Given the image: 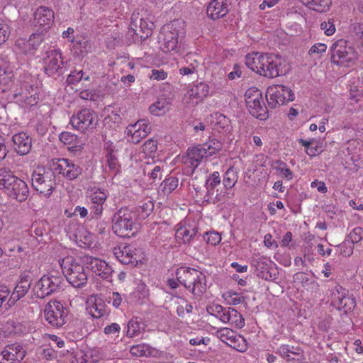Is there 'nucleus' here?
Instances as JSON below:
<instances>
[{
	"label": "nucleus",
	"instance_id": "nucleus-46",
	"mask_svg": "<svg viewBox=\"0 0 363 363\" xmlns=\"http://www.w3.org/2000/svg\"><path fill=\"white\" fill-rule=\"evenodd\" d=\"M107 194L106 192L101 189H96L90 194V199L91 203H96L102 205L104 203L106 200Z\"/></svg>",
	"mask_w": 363,
	"mask_h": 363
},
{
	"label": "nucleus",
	"instance_id": "nucleus-8",
	"mask_svg": "<svg viewBox=\"0 0 363 363\" xmlns=\"http://www.w3.org/2000/svg\"><path fill=\"white\" fill-rule=\"evenodd\" d=\"M245 99L250 113L259 120L268 118V109L266 106L262 92L257 88L248 89L245 94Z\"/></svg>",
	"mask_w": 363,
	"mask_h": 363
},
{
	"label": "nucleus",
	"instance_id": "nucleus-45",
	"mask_svg": "<svg viewBox=\"0 0 363 363\" xmlns=\"http://www.w3.org/2000/svg\"><path fill=\"white\" fill-rule=\"evenodd\" d=\"M179 184V180L177 178L171 177L168 179H166L160 185V187L162 189L164 194H169L172 191H174Z\"/></svg>",
	"mask_w": 363,
	"mask_h": 363
},
{
	"label": "nucleus",
	"instance_id": "nucleus-53",
	"mask_svg": "<svg viewBox=\"0 0 363 363\" xmlns=\"http://www.w3.org/2000/svg\"><path fill=\"white\" fill-rule=\"evenodd\" d=\"M333 18H329L328 21H324L320 23V28L324 30L325 35H331L335 32V26Z\"/></svg>",
	"mask_w": 363,
	"mask_h": 363
},
{
	"label": "nucleus",
	"instance_id": "nucleus-41",
	"mask_svg": "<svg viewBox=\"0 0 363 363\" xmlns=\"http://www.w3.org/2000/svg\"><path fill=\"white\" fill-rule=\"evenodd\" d=\"M238 180V176L235 171L232 168L228 169L225 172L223 179V184L225 189H231L235 186Z\"/></svg>",
	"mask_w": 363,
	"mask_h": 363
},
{
	"label": "nucleus",
	"instance_id": "nucleus-64",
	"mask_svg": "<svg viewBox=\"0 0 363 363\" xmlns=\"http://www.w3.org/2000/svg\"><path fill=\"white\" fill-rule=\"evenodd\" d=\"M148 176L150 179L152 180V182H155L157 179L160 180L162 178V169L161 167L158 165H155L148 173Z\"/></svg>",
	"mask_w": 363,
	"mask_h": 363
},
{
	"label": "nucleus",
	"instance_id": "nucleus-16",
	"mask_svg": "<svg viewBox=\"0 0 363 363\" xmlns=\"http://www.w3.org/2000/svg\"><path fill=\"white\" fill-rule=\"evenodd\" d=\"M332 305L339 311L344 310L347 313L355 308L356 300L352 295L348 294L347 291L341 286H338L332 294Z\"/></svg>",
	"mask_w": 363,
	"mask_h": 363
},
{
	"label": "nucleus",
	"instance_id": "nucleus-47",
	"mask_svg": "<svg viewBox=\"0 0 363 363\" xmlns=\"http://www.w3.org/2000/svg\"><path fill=\"white\" fill-rule=\"evenodd\" d=\"M294 281L301 284L303 286H307L310 284H315V281L308 277V275L303 272L296 273L294 277Z\"/></svg>",
	"mask_w": 363,
	"mask_h": 363
},
{
	"label": "nucleus",
	"instance_id": "nucleus-42",
	"mask_svg": "<svg viewBox=\"0 0 363 363\" xmlns=\"http://www.w3.org/2000/svg\"><path fill=\"white\" fill-rule=\"evenodd\" d=\"M177 35L178 34L175 35L172 33H169L165 35L164 39V44L163 48V50L164 52L176 50L178 44Z\"/></svg>",
	"mask_w": 363,
	"mask_h": 363
},
{
	"label": "nucleus",
	"instance_id": "nucleus-17",
	"mask_svg": "<svg viewBox=\"0 0 363 363\" xmlns=\"http://www.w3.org/2000/svg\"><path fill=\"white\" fill-rule=\"evenodd\" d=\"M217 335L222 342L238 351L244 352L247 350L245 339L240 335H237L231 329L221 328L217 331Z\"/></svg>",
	"mask_w": 363,
	"mask_h": 363
},
{
	"label": "nucleus",
	"instance_id": "nucleus-2",
	"mask_svg": "<svg viewBox=\"0 0 363 363\" xmlns=\"http://www.w3.org/2000/svg\"><path fill=\"white\" fill-rule=\"evenodd\" d=\"M0 189L20 203L25 201L30 194L27 184L6 167L0 168Z\"/></svg>",
	"mask_w": 363,
	"mask_h": 363
},
{
	"label": "nucleus",
	"instance_id": "nucleus-40",
	"mask_svg": "<svg viewBox=\"0 0 363 363\" xmlns=\"http://www.w3.org/2000/svg\"><path fill=\"white\" fill-rule=\"evenodd\" d=\"M84 79L85 82H90V76L86 74L82 70H77L71 72L67 78L68 84H76Z\"/></svg>",
	"mask_w": 363,
	"mask_h": 363
},
{
	"label": "nucleus",
	"instance_id": "nucleus-50",
	"mask_svg": "<svg viewBox=\"0 0 363 363\" xmlns=\"http://www.w3.org/2000/svg\"><path fill=\"white\" fill-rule=\"evenodd\" d=\"M11 33V30L8 23L0 19V45L4 43Z\"/></svg>",
	"mask_w": 363,
	"mask_h": 363
},
{
	"label": "nucleus",
	"instance_id": "nucleus-59",
	"mask_svg": "<svg viewBox=\"0 0 363 363\" xmlns=\"http://www.w3.org/2000/svg\"><path fill=\"white\" fill-rule=\"evenodd\" d=\"M196 233L197 230L195 228L191 229H185L183 231V242H189L190 240L194 242L196 236Z\"/></svg>",
	"mask_w": 363,
	"mask_h": 363
},
{
	"label": "nucleus",
	"instance_id": "nucleus-23",
	"mask_svg": "<svg viewBox=\"0 0 363 363\" xmlns=\"http://www.w3.org/2000/svg\"><path fill=\"white\" fill-rule=\"evenodd\" d=\"M150 131L151 127L145 120H139L126 128L127 135L131 136L130 140L135 144L145 138Z\"/></svg>",
	"mask_w": 363,
	"mask_h": 363
},
{
	"label": "nucleus",
	"instance_id": "nucleus-39",
	"mask_svg": "<svg viewBox=\"0 0 363 363\" xmlns=\"http://www.w3.org/2000/svg\"><path fill=\"white\" fill-rule=\"evenodd\" d=\"M216 125L220 132H230L232 126L230 120L221 113H216Z\"/></svg>",
	"mask_w": 363,
	"mask_h": 363
},
{
	"label": "nucleus",
	"instance_id": "nucleus-36",
	"mask_svg": "<svg viewBox=\"0 0 363 363\" xmlns=\"http://www.w3.org/2000/svg\"><path fill=\"white\" fill-rule=\"evenodd\" d=\"M189 327H183V332L185 333L184 336V339L189 342V344L192 346L200 345L201 344L206 345L205 339L203 337L196 335V331H190Z\"/></svg>",
	"mask_w": 363,
	"mask_h": 363
},
{
	"label": "nucleus",
	"instance_id": "nucleus-11",
	"mask_svg": "<svg viewBox=\"0 0 363 363\" xmlns=\"http://www.w3.org/2000/svg\"><path fill=\"white\" fill-rule=\"evenodd\" d=\"M294 99L292 90L287 86L276 84L267 88L266 99L271 108L280 106L287 101H292Z\"/></svg>",
	"mask_w": 363,
	"mask_h": 363
},
{
	"label": "nucleus",
	"instance_id": "nucleus-29",
	"mask_svg": "<svg viewBox=\"0 0 363 363\" xmlns=\"http://www.w3.org/2000/svg\"><path fill=\"white\" fill-rule=\"evenodd\" d=\"M220 182L221 180L219 172H213L209 175L205 183L206 195L209 197L215 196V199L217 201H220L223 196V195L221 194V192L218 193V189L215 190L218 186H220Z\"/></svg>",
	"mask_w": 363,
	"mask_h": 363
},
{
	"label": "nucleus",
	"instance_id": "nucleus-31",
	"mask_svg": "<svg viewBox=\"0 0 363 363\" xmlns=\"http://www.w3.org/2000/svg\"><path fill=\"white\" fill-rule=\"evenodd\" d=\"M272 262L269 259H259L257 262L256 269L258 272V276L265 280H272L275 279V274L272 275L269 271Z\"/></svg>",
	"mask_w": 363,
	"mask_h": 363
},
{
	"label": "nucleus",
	"instance_id": "nucleus-27",
	"mask_svg": "<svg viewBox=\"0 0 363 363\" xmlns=\"http://www.w3.org/2000/svg\"><path fill=\"white\" fill-rule=\"evenodd\" d=\"M13 148L20 155L28 154L32 147V139L26 133L21 132L16 133L12 137Z\"/></svg>",
	"mask_w": 363,
	"mask_h": 363
},
{
	"label": "nucleus",
	"instance_id": "nucleus-58",
	"mask_svg": "<svg viewBox=\"0 0 363 363\" xmlns=\"http://www.w3.org/2000/svg\"><path fill=\"white\" fill-rule=\"evenodd\" d=\"M30 231L31 235L34 234L36 238L43 237L45 232V228L43 223H36L32 225Z\"/></svg>",
	"mask_w": 363,
	"mask_h": 363
},
{
	"label": "nucleus",
	"instance_id": "nucleus-35",
	"mask_svg": "<svg viewBox=\"0 0 363 363\" xmlns=\"http://www.w3.org/2000/svg\"><path fill=\"white\" fill-rule=\"evenodd\" d=\"M106 157L108 168L112 171H118L119 167V162L116 155L118 150L110 145L106 147Z\"/></svg>",
	"mask_w": 363,
	"mask_h": 363
},
{
	"label": "nucleus",
	"instance_id": "nucleus-1",
	"mask_svg": "<svg viewBox=\"0 0 363 363\" xmlns=\"http://www.w3.org/2000/svg\"><path fill=\"white\" fill-rule=\"evenodd\" d=\"M245 63L253 72L268 78L285 75L289 72L285 60L274 54L250 53L245 56Z\"/></svg>",
	"mask_w": 363,
	"mask_h": 363
},
{
	"label": "nucleus",
	"instance_id": "nucleus-10",
	"mask_svg": "<svg viewBox=\"0 0 363 363\" xmlns=\"http://www.w3.org/2000/svg\"><path fill=\"white\" fill-rule=\"evenodd\" d=\"M70 124L82 133L90 132L99 124L98 115L90 108H83L71 117Z\"/></svg>",
	"mask_w": 363,
	"mask_h": 363
},
{
	"label": "nucleus",
	"instance_id": "nucleus-20",
	"mask_svg": "<svg viewBox=\"0 0 363 363\" xmlns=\"http://www.w3.org/2000/svg\"><path fill=\"white\" fill-rule=\"evenodd\" d=\"M54 11L51 9L46 6H40L34 13L33 23L35 26L42 28L43 32L51 27L54 23Z\"/></svg>",
	"mask_w": 363,
	"mask_h": 363
},
{
	"label": "nucleus",
	"instance_id": "nucleus-56",
	"mask_svg": "<svg viewBox=\"0 0 363 363\" xmlns=\"http://www.w3.org/2000/svg\"><path fill=\"white\" fill-rule=\"evenodd\" d=\"M103 206L96 203H91L90 206V219H98L103 213Z\"/></svg>",
	"mask_w": 363,
	"mask_h": 363
},
{
	"label": "nucleus",
	"instance_id": "nucleus-37",
	"mask_svg": "<svg viewBox=\"0 0 363 363\" xmlns=\"http://www.w3.org/2000/svg\"><path fill=\"white\" fill-rule=\"evenodd\" d=\"M36 91V88H34L32 85L28 83L22 84L20 90L18 89L14 91L13 98L18 101H23L26 96H30Z\"/></svg>",
	"mask_w": 363,
	"mask_h": 363
},
{
	"label": "nucleus",
	"instance_id": "nucleus-13",
	"mask_svg": "<svg viewBox=\"0 0 363 363\" xmlns=\"http://www.w3.org/2000/svg\"><path fill=\"white\" fill-rule=\"evenodd\" d=\"M43 61L44 71L49 77L55 79L62 74L64 62L59 50L52 49L46 51Z\"/></svg>",
	"mask_w": 363,
	"mask_h": 363
},
{
	"label": "nucleus",
	"instance_id": "nucleus-30",
	"mask_svg": "<svg viewBox=\"0 0 363 363\" xmlns=\"http://www.w3.org/2000/svg\"><path fill=\"white\" fill-rule=\"evenodd\" d=\"M208 94V86L204 83H200L192 87L187 93L189 101L187 104L194 106L203 101Z\"/></svg>",
	"mask_w": 363,
	"mask_h": 363
},
{
	"label": "nucleus",
	"instance_id": "nucleus-52",
	"mask_svg": "<svg viewBox=\"0 0 363 363\" xmlns=\"http://www.w3.org/2000/svg\"><path fill=\"white\" fill-rule=\"evenodd\" d=\"M203 240L209 245H216L221 240V237L218 233L209 232L203 235Z\"/></svg>",
	"mask_w": 363,
	"mask_h": 363
},
{
	"label": "nucleus",
	"instance_id": "nucleus-26",
	"mask_svg": "<svg viewBox=\"0 0 363 363\" xmlns=\"http://www.w3.org/2000/svg\"><path fill=\"white\" fill-rule=\"evenodd\" d=\"M14 73L6 56L0 55V84L10 87L13 83Z\"/></svg>",
	"mask_w": 363,
	"mask_h": 363
},
{
	"label": "nucleus",
	"instance_id": "nucleus-44",
	"mask_svg": "<svg viewBox=\"0 0 363 363\" xmlns=\"http://www.w3.org/2000/svg\"><path fill=\"white\" fill-rule=\"evenodd\" d=\"M157 149V141L153 139L148 140L142 147V151L145 155L149 158L153 159Z\"/></svg>",
	"mask_w": 363,
	"mask_h": 363
},
{
	"label": "nucleus",
	"instance_id": "nucleus-24",
	"mask_svg": "<svg viewBox=\"0 0 363 363\" xmlns=\"http://www.w3.org/2000/svg\"><path fill=\"white\" fill-rule=\"evenodd\" d=\"M25 353L19 345H7L0 354V363H18L24 358Z\"/></svg>",
	"mask_w": 363,
	"mask_h": 363
},
{
	"label": "nucleus",
	"instance_id": "nucleus-51",
	"mask_svg": "<svg viewBox=\"0 0 363 363\" xmlns=\"http://www.w3.org/2000/svg\"><path fill=\"white\" fill-rule=\"evenodd\" d=\"M230 321L235 323V326L238 328H242L245 325V319L242 315L238 312L235 309L232 308L230 313Z\"/></svg>",
	"mask_w": 363,
	"mask_h": 363
},
{
	"label": "nucleus",
	"instance_id": "nucleus-21",
	"mask_svg": "<svg viewBox=\"0 0 363 363\" xmlns=\"http://www.w3.org/2000/svg\"><path fill=\"white\" fill-rule=\"evenodd\" d=\"M113 254L123 264H131L136 265L140 259L138 250L132 245L124 246L123 248L120 247H115L113 249Z\"/></svg>",
	"mask_w": 363,
	"mask_h": 363
},
{
	"label": "nucleus",
	"instance_id": "nucleus-57",
	"mask_svg": "<svg viewBox=\"0 0 363 363\" xmlns=\"http://www.w3.org/2000/svg\"><path fill=\"white\" fill-rule=\"evenodd\" d=\"M290 352V346L288 345H282L277 350V353L284 359H285L287 362H290L294 359V358L291 357L289 354Z\"/></svg>",
	"mask_w": 363,
	"mask_h": 363
},
{
	"label": "nucleus",
	"instance_id": "nucleus-12",
	"mask_svg": "<svg viewBox=\"0 0 363 363\" xmlns=\"http://www.w3.org/2000/svg\"><path fill=\"white\" fill-rule=\"evenodd\" d=\"M208 157H211V152H206L202 145L188 148L186 156L183 157V174H193L200 161Z\"/></svg>",
	"mask_w": 363,
	"mask_h": 363
},
{
	"label": "nucleus",
	"instance_id": "nucleus-18",
	"mask_svg": "<svg viewBox=\"0 0 363 363\" xmlns=\"http://www.w3.org/2000/svg\"><path fill=\"white\" fill-rule=\"evenodd\" d=\"M201 275L199 271L186 267L183 270V286L189 289L193 294L199 296L203 292L200 281Z\"/></svg>",
	"mask_w": 363,
	"mask_h": 363
},
{
	"label": "nucleus",
	"instance_id": "nucleus-3",
	"mask_svg": "<svg viewBox=\"0 0 363 363\" xmlns=\"http://www.w3.org/2000/svg\"><path fill=\"white\" fill-rule=\"evenodd\" d=\"M62 273L67 281L75 288H82L87 282V274L84 271L81 257L78 259L67 256L60 261Z\"/></svg>",
	"mask_w": 363,
	"mask_h": 363
},
{
	"label": "nucleus",
	"instance_id": "nucleus-15",
	"mask_svg": "<svg viewBox=\"0 0 363 363\" xmlns=\"http://www.w3.org/2000/svg\"><path fill=\"white\" fill-rule=\"evenodd\" d=\"M81 261L96 276L104 280L111 281L113 270L104 260L89 255H84L81 257Z\"/></svg>",
	"mask_w": 363,
	"mask_h": 363
},
{
	"label": "nucleus",
	"instance_id": "nucleus-32",
	"mask_svg": "<svg viewBox=\"0 0 363 363\" xmlns=\"http://www.w3.org/2000/svg\"><path fill=\"white\" fill-rule=\"evenodd\" d=\"M347 152L351 159L357 161L363 159V142L356 140H350L347 144Z\"/></svg>",
	"mask_w": 363,
	"mask_h": 363
},
{
	"label": "nucleus",
	"instance_id": "nucleus-49",
	"mask_svg": "<svg viewBox=\"0 0 363 363\" xmlns=\"http://www.w3.org/2000/svg\"><path fill=\"white\" fill-rule=\"evenodd\" d=\"M275 163L278 164V166L275 167L276 170L281 173L283 177L288 180L292 179L293 173L288 167H286V164L284 162L280 160H277Z\"/></svg>",
	"mask_w": 363,
	"mask_h": 363
},
{
	"label": "nucleus",
	"instance_id": "nucleus-55",
	"mask_svg": "<svg viewBox=\"0 0 363 363\" xmlns=\"http://www.w3.org/2000/svg\"><path fill=\"white\" fill-rule=\"evenodd\" d=\"M59 138L60 140L65 145L74 144L77 140V135L69 132L62 133Z\"/></svg>",
	"mask_w": 363,
	"mask_h": 363
},
{
	"label": "nucleus",
	"instance_id": "nucleus-60",
	"mask_svg": "<svg viewBox=\"0 0 363 363\" xmlns=\"http://www.w3.org/2000/svg\"><path fill=\"white\" fill-rule=\"evenodd\" d=\"M352 29L355 37L362 40V52H363V23H354Z\"/></svg>",
	"mask_w": 363,
	"mask_h": 363
},
{
	"label": "nucleus",
	"instance_id": "nucleus-22",
	"mask_svg": "<svg viewBox=\"0 0 363 363\" xmlns=\"http://www.w3.org/2000/svg\"><path fill=\"white\" fill-rule=\"evenodd\" d=\"M31 276L28 274L23 273L20 276V280L17 283L11 297L8 301V305L11 306L18 301L21 298L23 297L29 289L31 284Z\"/></svg>",
	"mask_w": 363,
	"mask_h": 363
},
{
	"label": "nucleus",
	"instance_id": "nucleus-9",
	"mask_svg": "<svg viewBox=\"0 0 363 363\" xmlns=\"http://www.w3.org/2000/svg\"><path fill=\"white\" fill-rule=\"evenodd\" d=\"M56 186V177L51 170L43 172H34L32 174V186L41 196L48 198Z\"/></svg>",
	"mask_w": 363,
	"mask_h": 363
},
{
	"label": "nucleus",
	"instance_id": "nucleus-28",
	"mask_svg": "<svg viewBox=\"0 0 363 363\" xmlns=\"http://www.w3.org/2000/svg\"><path fill=\"white\" fill-rule=\"evenodd\" d=\"M207 14L213 20L224 17L229 12L227 0H212L208 5Z\"/></svg>",
	"mask_w": 363,
	"mask_h": 363
},
{
	"label": "nucleus",
	"instance_id": "nucleus-54",
	"mask_svg": "<svg viewBox=\"0 0 363 363\" xmlns=\"http://www.w3.org/2000/svg\"><path fill=\"white\" fill-rule=\"evenodd\" d=\"M348 238L352 244L359 242L363 238V228L361 227L354 228L349 234Z\"/></svg>",
	"mask_w": 363,
	"mask_h": 363
},
{
	"label": "nucleus",
	"instance_id": "nucleus-33",
	"mask_svg": "<svg viewBox=\"0 0 363 363\" xmlns=\"http://www.w3.org/2000/svg\"><path fill=\"white\" fill-rule=\"evenodd\" d=\"M206 129L204 123L201 122L199 120L191 119L186 122L185 126L183 128V132L185 134V137L192 136L195 133H197L199 130L203 131Z\"/></svg>",
	"mask_w": 363,
	"mask_h": 363
},
{
	"label": "nucleus",
	"instance_id": "nucleus-7",
	"mask_svg": "<svg viewBox=\"0 0 363 363\" xmlns=\"http://www.w3.org/2000/svg\"><path fill=\"white\" fill-rule=\"evenodd\" d=\"M63 277L49 274L44 275L33 288L37 298H43L62 289Z\"/></svg>",
	"mask_w": 363,
	"mask_h": 363
},
{
	"label": "nucleus",
	"instance_id": "nucleus-63",
	"mask_svg": "<svg viewBox=\"0 0 363 363\" xmlns=\"http://www.w3.org/2000/svg\"><path fill=\"white\" fill-rule=\"evenodd\" d=\"M327 50V45L324 43H316L313 45L308 51V54L312 55L313 54H321L325 52Z\"/></svg>",
	"mask_w": 363,
	"mask_h": 363
},
{
	"label": "nucleus",
	"instance_id": "nucleus-43",
	"mask_svg": "<svg viewBox=\"0 0 363 363\" xmlns=\"http://www.w3.org/2000/svg\"><path fill=\"white\" fill-rule=\"evenodd\" d=\"M143 329L142 323L137 320H130L127 325V335L134 337L138 335Z\"/></svg>",
	"mask_w": 363,
	"mask_h": 363
},
{
	"label": "nucleus",
	"instance_id": "nucleus-34",
	"mask_svg": "<svg viewBox=\"0 0 363 363\" xmlns=\"http://www.w3.org/2000/svg\"><path fill=\"white\" fill-rule=\"evenodd\" d=\"M301 1L318 12L327 11L332 4V0H301Z\"/></svg>",
	"mask_w": 363,
	"mask_h": 363
},
{
	"label": "nucleus",
	"instance_id": "nucleus-62",
	"mask_svg": "<svg viewBox=\"0 0 363 363\" xmlns=\"http://www.w3.org/2000/svg\"><path fill=\"white\" fill-rule=\"evenodd\" d=\"M108 303H111L115 308H118L121 302L122 298L118 292H112L108 298Z\"/></svg>",
	"mask_w": 363,
	"mask_h": 363
},
{
	"label": "nucleus",
	"instance_id": "nucleus-25",
	"mask_svg": "<svg viewBox=\"0 0 363 363\" xmlns=\"http://www.w3.org/2000/svg\"><path fill=\"white\" fill-rule=\"evenodd\" d=\"M87 303L89 304V313L92 317L100 318L108 314L107 306L101 296H91Z\"/></svg>",
	"mask_w": 363,
	"mask_h": 363
},
{
	"label": "nucleus",
	"instance_id": "nucleus-61",
	"mask_svg": "<svg viewBox=\"0 0 363 363\" xmlns=\"http://www.w3.org/2000/svg\"><path fill=\"white\" fill-rule=\"evenodd\" d=\"M38 95L37 94V90L33 92V94H31L30 96H26V99H24L23 101H21V103H23L26 106H33L38 102Z\"/></svg>",
	"mask_w": 363,
	"mask_h": 363
},
{
	"label": "nucleus",
	"instance_id": "nucleus-6",
	"mask_svg": "<svg viewBox=\"0 0 363 363\" xmlns=\"http://www.w3.org/2000/svg\"><path fill=\"white\" fill-rule=\"evenodd\" d=\"M133 213L127 208H121L114 213L112 218V229L118 236L125 238L134 235L133 231L134 222Z\"/></svg>",
	"mask_w": 363,
	"mask_h": 363
},
{
	"label": "nucleus",
	"instance_id": "nucleus-38",
	"mask_svg": "<svg viewBox=\"0 0 363 363\" xmlns=\"http://www.w3.org/2000/svg\"><path fill=\"white\" fill-rule=\"evenodd\" d=\"M154 207V203L151 199H146L142 201L138 210L140 218L143 219L147 218L153 211Z\"/></svg>",
	"mask_w": 363,
	"mask_h": 363
},
{
	"label": "nucleus",
	"instance_id": "nucleus-14",
	"mask_svg": "<svg viewBox=\"0 0 363 363\" xmlns=\"http://www.w3.org/2000/svg\"><path fill=\"white\" fill-rule=\"evenodd\" d=\"M67 313L62 303L57 301L48 303L44 310L45 318L55 328H60L66 323Z\"/></svg>",
	"mask_w": 363,
	"mask_h": 363
},
{
	"label": "nucleus",
	"instance_id": "nucleus-48",
	"mask_svg": "<svg viewBox=\"0 0 363 363\" xmlns=\"http://www.w3.org/2000/svg\"><path fill=\"white\" fill-rule=\"evenodd\" d=\"M206 152H211V156L218 152L222 148V144L217 140H211L202 145Z\"/></svg>",
	"mask_w": 363,
	"mask_h": 363
},
{
	"label": "nucleus",
	"instance_id": "nucleus-19",
	"mask_svg": "<svg viewBox=\"0 0 363 363\" xmlns=\"http://www.w3.org/2000/svg\"><path fill=\"white\" fill-rule=\"evenodd\" d=\"M55 169L68 180L76 179L82 174V167L80 165L65 158L58 160Z\"/></svg>",
	"mask_w": 363,
	"mask_h": 363
},
{
	"label": "nucleus",
	"instance_id": "nucleus-5",
	"mask_svg": "<svg viewBox=\"0 0 363 363\" xmlns=\"http://www.w3.org/2000/svg\"><path fill=\"white\" fill-rule=\"evenodd\" d=\"M331 62L337 65L349 67L354 64L357 58V52L347 45V41L340 39L335 41L330 49Z\"/></svg>",
	"mask_w": 363,
	"mask_h": 363
},
{
	"label": "nucleus",
	"instance_id": "nucleus-4",
	"mask_svg": "<svg viewBox=\"0 0 363 363\" xmlns=\"http://www.w3.org/2000/svg\"><path fill=\"white\" fill-rule=\"evenodd\" d=\"M153 17L147 13L144 9L135 11L130 18V23L128 35L134 38L139 37L141 40H145L152 33L155 27Z\"/></svg>",
	"mask_w": 363,
	"mask_h": 363
}]
</instances>
